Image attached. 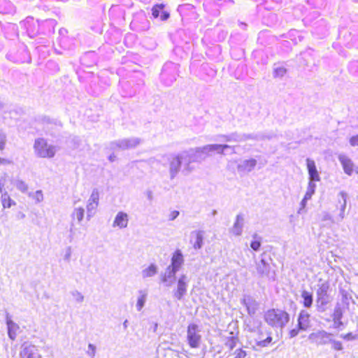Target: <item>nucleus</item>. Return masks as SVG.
Listing matches in <instances>:
<instances>
[{"label":"nucleus","instance_id":"7ed1b4c3","mask_svg":"<svg viewBox=\"0 0 358 358\" xmlns=\"http://www.w3.org/2000/svg\"><path fill=\"white\" fill-rule=\"evenodd\" d=\"M264 320L269 326L282 329L289 321V315L280 309H270L265 313Z\"/></svg>","mask_w":358,"mask_h":358},{"label":"nucleus","instance_id":"58836bf2","mask_svg":"<svg viewBox=\"0 0 358 358\" xmlns=\"http://www.w3.org/2000/svg\"><path fill=\"white\" fill-rule=\"evenodd\" d=\"M15 185L22 192H25L28 189L27 185L22 180H17Z\"/></svg>","mask_w":358,"mask_h":358},{"label":"nucleus","instance_id":"0eeeda50","mask_svg":"<svg viewBox=\"0 0 358 358\" xmlns=\"http://www.w3.org/2000/svg\"><path fill=\"white\" fill-rule=\"evenodd\" d=\"M329 289V284L327 282L319 285L316 292V302L319 308L325 306L331 301L330 296L328 294Z\"/></svg>","mask_w":358,"mask_h":358},{"label":"nucleus","instance_id":"1a4fd4ad","mask_svg":"<svg viewBox=\"0 0 358 358\" xmlns=\"http://www.w3.org/2000/svg\"><path fill=\"white\" fill-rule=\"evenodd\" d=\"M199 327L195 324H190L187 327V341L189 346L192 348H196L199 346L201 341V335Z\"/></svg>","mask_w":358,"mask_h":358},{"label":"nucleus","instance_id":"5701e85b","mask_svg":"<svg viewBox=\"0 0 358 358\" xmlns=\"http://www.w3.org/2000/svg\"><path fill=\"white\" fill-rule=\"evenodd\" d=\"M297 325L301 331H306L310 327V314L306 310H302L300 312Z\"/></svg>","mask_w":358,"mask_h":358},{"label":"nucleus","instance_id":"680f3d73","mask_svg":"<svg viewBox=\"0 0 358 358\" xmlns=\"http://www.w3.org/2000/svg\"><path fill=\"white\" fill-rule=\"evenodd\" d=\"M357 332H358V328H357Z\"/></svg>","mask_w":358,"mask_h":358},{"label":"nucleus","instance_id":"4468645a","mask_svg":"<svg viewBox=\"0 0 358 358\" xmlns=\"http://www.w3.org/2000/svg\"><path fill=\"white\" fill-rule=\"evenodd\" d=\"M257 164V161L253 158L241 160L237 165V171L240 175L248 174L255 169Z\"/></svg>","mask_w":358,"mask_h":358},{"label":"nucleus","instance_id":"20e7f679","mask_svg":"<svg viewBox=\"0 0 358 358\" xmlns=\"http://www.w3.org/2000/svg\"><path fill=\"white\" fill-rule=\"evenodd\" d=\"M271 334V331H264L262 329L255 334H250L248 336V342L251 348L255 351H259L261 348L268 347L273 341Z\"/></svg>","mask_w":358,"mask_h":358},{"label":"nucleus","instance_id":"3c124183","mask_svg":"<svg viewBox=\"0 0 358 358\" xmlns=\"http://www.w3.org/2000/svg\"><path fill=\"white\" fill-rule=\"evenodd\" d=\"M179 214H180V213L178 210H173V211L171 212V213L169 214V220L171 221L174 220L175 219L177 218V217L179 215Z\"/></svg>","mask_w":358,"mask_h":358},{"label":"nucleus","instance_id":"72a5a7b5","mask_svg":"<svg viewBox=\"0 0 358 358\" xmlns=\"http://www.w3.org/2000/svg\"><path fill=\"white\" fill-rule=\"evenodd\" d=\"M301 298L303 299V304L306 308L311 307L313 301L312 293L303 290L301 293Z\"/></svg>","mask_w":358,"mask_h":358},{"label":"nucleus","instance_id":"bf43d9fd","mask_svg":"<svg viewBox=\"0 0 358 358\" xmlns=\"http://www.w3.org/2000/svg\"><path fill=\"white\" fill-rule=\"evenodd\" d=\"M3 108V104L0 102V110Z\"/></svg>","mask_w":358,"mask_h":358},{"label":"nucleus","instance_id":"4be33fe9","mask_svg":"<svg viewBox=\"0 0 358 358\" xmlns=\"http://www.w3.org/2000/svg\"><path fill=\"white\" fill-rule=\"evenodd\" d=\"M129 222V215L127 213L120 211L116 215L113 223V227L124 229L127 227Z\"/></svg>","mask_w":358,"mask_h":358},{"label":"nucleus","instance_id":"6ab92c4d","mask_svg":"<svg viewBox=\"0 0 358 358\" xmlns=\"http://www.w3.org/2000/svg\"><path fill=\"white\" fill-rule=\"evenodd\" d=\"M184 257L180 250H176L172 255L171 264L169 266L179 271L184 264Z\"/></svg>","mask_w":358,"mask_h":358},{"label":"nucleus","instance_id":"c9c22d12","mask_svg":"<svg viewBox=\"0 0 358 358\" xmlns=\"http://www.w3.org/2000/svg\"><path fill=\"white\" fill-rule=\"evenodd\" d=\"M316 188V185L314 182L309 181L307 190L305 194V200H310L314 194Z\"/></svg>","mask_w":358,"mask_h":358},{"label":"nucleus","instance_id":"a18cd8bd","mask_svg":"<svg viewBox=\"0 0 358 358\" xmlns=\"http://www.w3.org/2000/svg\"><path fill=\"white\" fill-rule=\"evenodd\" d=\"M87 353L91 357H94L96 353V347L93 344L90 343L88 345V350Z\"/></svg>","mask_w":358,"mask_h":358},{"label":"nucleus","instance_id":"5fc2aeb1","mask_svg":"<svg viewBox=\"0 0 358 358\" xmlns=\"http://www.w3.org/2000/svg\"><path fill=\"white\" fill-rule=\"evenodd\" d=\"M71 248H69L67 249V252L64 256V259L65 260H69L70 257H71Z\"/></svg>","mask_w":358,"mask_h":358},{"label":"nucleus","instance_id":"39448f33","mask_svg":"<svg viewBox=\"0 0 358 358\" xmlns=\"http://www.w3.org/2000/svg\"><path fill=\"white\" fill-rule=\"evenodd\" d=\"M34 150L36 156L42 158H52L59 148L57 146L48 143L45 138H39L35 140Z\"/></svg>","mask_w":358,"mask_h":358},{"label":"nucleus","instance_id":"dca6fc26","mask_svg":"<svg viewBox=\"0 0 358 358\" xmlns=\"http://www.w3.org/2000/svg\"><path fill=\"white\" fill-rule=\"evenodd\" d=\"M241 303L246 307L250 316H254L259 308V303L250 296H245Z\"/></svg>","mask_w":358,"mask_h":358},{"label":"nucleus","instance_id":"aec40b11","mask_svg":"<svg viewBox=\"0 0 358 358\" xmlns=\"http://www.w3.org/2000/svg\"><path fill=\"white\" fill-rule=\"evenodd\" d=\"M306 165L309 175V181L318 182L320 180L319 173L317 170L315 163L313 160L306 159Z\"/></svg>","mask_w":358,"mask_h":358},{"label":"nucleus","instance_id":"412c9836","mask_svg":"<svg viewBox=\"0 0 358 358\" xmlns=\"http://www.w3.org/2000/svg\"><path fill=\"white\" fill-rule=\"evenodd\" d=\"M245 329L250 333V334H255L256 331L262 329V322L257 319L250 316L245 321Z\"/></svg>","mask_w":358,"mask_h":358},{"label":"nucleus","instance_id":"603ef678","mask_svg":"<svg viewBox=\"0 0 358 358\" xmlns=\"http://www.w3.org/2000/svg\"><path fill=\"white\" fill-rule=\"evenodd\" d=\"M308 200H305V196L303 197V199H302V201H301V203H300V208L298 210V213H302V210L306 208V203Z\"/></svg>","mask_w":358,"mask_h":358},{"label":"nucleus","instance_id":"c85d7f7f","mask_svg":"<svg viewBox=\"0 0 358 358\" xmlns=\"http://www.w3.org/2000/svg\"><path fill=\"white\" fill-rule=\"evenodd\" d=\"M219 141L229 142V143H239L241 142V134L235 132L228 135H221L217 139Z\"/></svg>","mask_w":358,"mask_h":358},{"label":"nucleus","instance_id":"a878e982","mask_svg":"<svg viewBox=\"0 0 358 358\" xmlns=\"http://www.w3.org/2000/svg\"><path fill=\"white\" fill-rule=\"evenodd\" d=\"M158 266L155 264H150L148 266L144 268L141 271L143 279H147L155 276L158 273Z\"/></svg>","mask_w":358,"mask_h":358},{"label":"nucleus","instance_id":"473e14b6","mask_svg":"<svg viewBox=\"0 0 358 358\" xmlns=\"http://www.w3.org/2000/svg\"><path fill=\"white\" fill-rule=\"evenodd\" d=\"M287 69L280 65L274 64L273 67V76L275 78H282L287 73Z\"/></svg>","mask_w":358,"mask_h":358},{"label":"nucleus","instance_id":"c03bdc74","mask_svg":"<svg viewBox=\"0 0 358 358\" xmlns=\"http://www.w3.org/2000/svg\"><path fill=\"white\" fill-rule=\"evenodd\" d=\"M6 142V136L4 133L0 131V150H3L5 148Z\"/></svg>","mask_w":358,"mask_h":358},{"label":"nucleus","instance_id":"f3484780","mask_svg":"<svg viewBox=\"0 0 358 358\" xmlns=\"http://www.w3.org/2000/svg\"><path fill=\"white\" fill-rule=\"evenodd\" d=\"M275 136L273 133H258V134H241V139L242 141H246L248 140L254 141H264L271 140Z\"/></svg>","mask_w":358,"mask_h":358},{"label":"nucleus","instance_id":"2f4dec72","mask_svg":"<svg viewBox=\"0 0 358 358\" xmlns=\"http://www.w3.org/2000/svg\"><path fill=\"white\" fill-rule=\"evenodd\" d=\"M8 334L11 340H15L17 336V331L19 327L10 320H7Z\"/></svg>","mask_w":358,"mask_h":358},{"label":"nucleus","instance_id":"9b49d317","mask_svg":"<svg viewBox=\"0 0 358 358\" xmlns=\"http://www.w3.org/2000/svg\"><path fill=\"white\" fill-rule=\"evenodd\" d=\"M99 192L97 189H94L87 201V220L90 219L94 215L95 210L99 206Z\"/></svg>","mask_w":358,"mask_h":358},{"label":"nucleus","instance_id":"f03ea898","mask_svg":"<svg viewBox=\"0 0 358 358\" xmlns=\"http://www.w3.org/2000/svg\"><path fill=\"white\" fill-rule=\"evenodd\" d=\"M235 146L230 145L228 144H209L203 147L196 148L192 149L195 158L197 159L196 162H200L206 159V157L210 155V153H217L220 155H224L226 150H231L232 154H235L236 150Z\"/></svg>","mask_w":358,"mask_h":358},{"label":"nucleus","instance_id":"052dcab7","mask_svg":"<svg viewBox=\"0 0 358 358\" xmlns=\"http://www.w3.org/2000/svg\"><path fill=\"white\" fill-rule=\"evenodd\" d=\"M338 202H339L341 204L343 203V201H341V200H338Z\"/></svg>","mask_w":358,"mask_h":358},{"label":"nucleus","instance_id":"e433bc0d","mask_svg":"<svg viewBox=\"0 0 358 358\" xmlns=\"http://www.w3.org/2000/svg\"><path fill=\"white\" fill-rule=\"evenodd\" d=\"M71 295L73 296V299L77 302V303H83V301H84V296L83 294L78 291V290H73L72 292H71Z\"/></svg>","mask_w":358,"mask_h":358},{"label":"nucleus","instance_id":"f257e3e1","mask_svg":"<svg viewBox=\"0 0 358 358\" xmlns=\"http://www.w3.org/2000/svg\"><path fill=\"white\" fill-rule=\"evenodd\" d=\"M169 162V171L170 179H174L180 171L182 164L184 165L183 171L189 173L192 169L190 164L196 162L197 159L195 158L192 150L184 151L178 155H170L167 157Z\"/></svg>","mask_w":358,"mask_h":358},{"label":"nucleus","instance_id":"49530a36","mask_svg":"<svg viewBox=\"0 0 358 358\" xmlns=\"http://www.w3.org/2000/svg\"><path fill=\"white\" fill-rule=\"evenodd\" d=\"M34 198L36 199V201L39 203L43 201V195L41 190H37L35 192V194L34 196Z\"/></svg>","mask_w":358,"mask_h":358},{"label":"nucleus","instance_id":"a19ab883","mask_svg":"<svg viewBox=\"0 0 358 358\" xmlns=\"http://www.w3.org/2000/svg\"><path fill=\"white\" fill-rule=\"evenodd\" d=\"M233 355L234 358H245L247 355V353L241 348H238L234 351Z\"/></svg>","mask_w":358,"mask_h":358},{"label":"nucleus","instance_id":"13d9d810","mask_svg":"<svg viewBox=\"0 0 358 358\" xmlns=\"http://www.w3.org/2000/svg\"><path fill=\"white\" fill-rule=\"evenodd\" d=\"M127 323H128V321L127 320L123 322V327L124 329L127 328Z\"/></svg>","mask_w":358,"mask_h":358},{"label":"nucleus","instance_id":"c756f323","mask_svg":"<svg viewBox=\"0 0 358 358\" xmlns=\"http://www.w3.org/2000/svg\"><path fill=\"white\" fill-rule=\"evenodd\" d=\"M138 296L136 305V310L141 311L144 307L146 302L148 292L146 290L141 289L138 292Z\"/></svg>","mask_w":358,"mask_h":358},{"label":"nucleus","instance_id":"09e8293b","mask_svg":"<svg viewBox=\"0 0 358 358\" xmlns=\"http://www.w3.org/2000/svg\"><path fill=\"white\" fill-rule=\"evenodd\" d=\"M300 330L301 329H299L298 326L296 328L290 330L289 332V337L294 338L296 336L299 334Z\"/></svg>","mask_w":358,"mask_h":358},{"label":"nucleus","instance_id":"f8f14e48","mask_svg":"<svg viewBox=\"0 0 358 358\" xmlns=\"http://www.w3.org/2000/svg\"><path fill=\"white\" fill-rule=\"evenodd\" d=\"M308 338L317 345H322L330 343L332 339V335L324 330H319L316 332L311 333Z\"/></svg>","mask_w":358,"mask_h":358},{"label":"nucleus","instance_id":"6e6d98bb","mask_svg":"<svg viewBox=\"0 0 358 358\" xmlns=\"http://www.w3.org/2000/svg\"><path fill=\"white\" fill-rule=\"evenodd\" d=\"M9 163H10V162L8 159L0 157V164H9Z\"/></svg>","mask_w":358,"mask_h":358},{"label":"nucleus","instance_id":"79ce46f5","mask_svg":"<svg viewBox=\"0 0 358 358\" xmlns=\"http://www.w3.org/2000/svg\"><path fill=\"white\" fill-rule=\"evenodd\" d=\"M237 338L231 337L226 343V346L231 351L236 346Z\"/></svg>","mask_w":358,"mask_h":358},{"label":"nucleus","instance_id":"37998d69","mask_svg":"<svg viewBox=\"0 0 358 358\" xmlns=\"http://www.w3.org/2000/svg\"><path fill=\"white\" fill-rule=\"evenodd\" d=\"M341 338L346 340V341H353L357 338V334H353L352 333H348L346 334H341Z\"/></svg>","mask_w":358,"mask_h":358},{"label":"nucleus","instance_id":"b1692460","mask_svg":"<svg viewBox=\"0 0 358 358\" xmlns=\"http://www.w3.org/2000/svg\"><path fill=\"white\" fill-rule=\"evenodd\" d=\"M22 350L20 352L22 358H38L39 355L36 346L24 344Z\"/></svg>","mask_w":358,"mask_h":358},{"label":"nucleus","instance_id":"9d476101","mask_svg":"<svg viewBox=\"0 0 358 358\" xmlns=\"http://www.w3.org/2000/svg\"><path fill=\"white\" fill-rule=\"evenodd\" d=\"M189 279L187 275L182 274L180 275L176 289L173 290V296L176 299L180 301L186 295L187 292Z\"/></svg>","mask_w":358,"mask_h":358},{"label":"nucleus","instance_id":"2eb2a0df","mask_svg":"<svg viewBox=\"0 0 358 358\" xmlns=\"http://www.w3.org/2000/svg\"><path fill=\"white\" fill-rule=\"evenodd\" d=\"M178 271L168 266L164 272L161 275L162 282L167 287L171 286L176 280V275Z\"/></svg>","mask_w":358,"mask_h":358},{"label":"nucleus","instance_id":"de8ad7c7","mask_svg":"<svg viewBox=\"0 0 358 358\" xmlns=\"http://www.w3.org/2000/svg\"><path fill=\"white\" fill-rule=\"evenodd\" d=\"M260 246H261L260 241H253L250 243L251 248L252 250H254L255 251L259 250Z\"/></svg>","mask_w":358,"mask_h":358},{"label":"nucleus","instance_id":"4d7b16f0","mask_svg":"<svg viewBox=\"0 0 358 358\" xmlns=\"http://www.w3.org/2000/svg\"><path fill=\"white\" fill-rule=\"evenodd\" d=\"M115 158H116V157H115V155H111L109 156L108 159L110 162H114Z\"/></svg>","mask_w":358,"mask_h":358},{"label":"nucleus","instance_id":"423d86ee","mask_svg":"<svg viewBox=\"0 0 358 358\" xmlns=\"http://www.w3.org/2000/svg\"><path fill=\"white\" fill-rule=\"evenodd\" d=\"M142 140L139 138L133 137L129 138L120 139L110 143L112 150H128L136 148L141 144Z\"/></svg>","mask_w":358,"mask_h":358},{"label":"nucleus","instance_id":"a211bd4d","mask_svg":"<svg viewBox=\"0 0 358 358\" xmlns=\"http://www.w3.org/2000/svg\"><path fill=\"white\" fill-rule=\"evenodd\" d=\"M152 15L155 19L159 18L162 21L167 20L169 13L164 9L163 3L156 4L152 8Z\"/></svg>","mask_w":358,"mask_h":358},{"label":"nucleus","instance_id":"ddd939ff","mask_svg":"<svg viewBox=\"0 0 358 358\" xmlns=\"http://www.w3.org/2000/svg\"><path fill=\"white\" fill-rule=\"evenodd\" d=\"M338 158L343 166L344 172L347 175L351 176L353 172L358 174V166H355L352 159L347 155L341 154L338 155Z\"/></svg>","mask_w":358,"mask_h":358},{"label":"nucleus","instance_id":"7c9ffc66","mask_svg":"<svg viewBox=\"0 0 358 358\" xmlns=\"http://www.w3.org/2000/svg\"><path fill=\"white\" fill-rule=\"evenodd\" d=\"M203 234L204 232L201 230L192 232V234H195L196 240L193 244V248L195 250H199L202 248L203 244Z\"/></svg>","mask_w":358,"mask_h":358},{"label":"nucleus","instance_id":"6e6552de","mask_svg":"<svg viewBox=\"0 0 358 358\" xmlns=\"http://www.w3.org/2000/svg\"><path fill=\"white\" fill-rule=\"evenodd\" d=\"M268 260H271V259L268 258V259H266L264 257V255H262L260 260L255 262V275L259 278L270 277L271 266Z\"/></svg>","mask_w":358,"mask_h":358},{"label":"nucleus","instance_id":"393cba45","mask_svg":"<svg viewBox=\"0 0 358 358\" xmlns=\"http://www.w3.org/2000/svg\"><path fill=\"white\" fill-rule=\"evenodd\" d=\"M244 216L242 214H238L236 215V221L231 229V232L234 235L236 236L241 235L244 226Z\"/></svg>","mask_w":358,"mask_h":358},{"label":"nucleus","instance_id":"4c0bfd02","mask_svg":"<svg viewBox=\"0 0 358 358\" xmlns=\"http://www.w3.org/2000/svg\"><path fill=\"white\" fill-rule=\"evenodd\" d=\"M12 200L8 194L5 192L1 196V203L3 208H10L11 206Z\"/></svg>","mask_w":358,"mask_h":358},{"label":"nucleus","instance_id":"ea45409f","mask_svg":"<svg viewBox=\"0 0 358 358\" xmlns=\"http://www.w3.org/2000/svg\"><path fill=\"white\" fill-rule=\"evenodd\" d=\"M330 343L331 344L332 349H334L335 350L340 351L343 349V344L339 341H336V340H334L332 338Z\"/></svg>","mask_w":358,"mask_h":358},{"label":"nucleus","instance_id":"f704fd0d","mask_svg":"<svg viewBox=\"0 0 358 358\" xmlns=\"http://www.w3.org/2000/svg\"><path fill=\"white\" fill-rule=\"evenodd\" d=\"M85 209L83 207L75 208L71 213V218L76 219L78 222H80L84 217Z\"/></svg>","mask_w":358,"mask_h":358},{"label":"nucleus","instance_id":"8fccbe9b","mask_svg":"<svg viewBox=\"0 0 358 358\" xmlns=\"http://www.w3.org/2000/svg\"><path fill=\"white\" fill-rule=\"evenodd\" d=\"M350 144L352 146H358V134L350 138Z\"/></svg>","mask_w":358,"mask_h":358},{"label":"nucleus","instance_id":"bb28decb","mask_svg":"<svg viewBox=\"0 0 358 358\" xmlns=\"http://www.w3.org/2000/svg\"><path fill=\"white\" fill-rule=\"evenodd\" d=\"M333 322L334 327L336 329H340L343 326V323L341 321L343 317V312L340 307H336L333 313Z\"/></svg>","mask_w":358,"mask_h":358},{"label":"nucleus","instance_id":"864d4df0","mask_svg":"<svg viewBox=\"0 0 358 358\" xmlns=\"http://www.w3.org/2000/svg\"><path fill=\"white\" fill-rule=\"evenodd\" d=\"M322 220L323 221L329 220V221H331L332 223L334 222V220H333V218L331 216V215L327 213H324V215H323Z\"/></svg>","mask_w":358,"mask_h":358},{"label":"nucleus","instance_id":"cd10ccee","mask_svg":"<svg viewBox=\"0 0 358 358\" xmlns=\"http://www.w3.org/2000/svg\"><path fill=\"white\" fill-rule=\"evenodd\" d=\"M338 196L341 197V199L343 201V203L341 205L340 213L338 215V218L337 219L338 222H341L345 218V211L347 205L348 194L344 191H341L339 192Z\"/></svg>","mask_w":358,"mask_h":358}]
</instances>
